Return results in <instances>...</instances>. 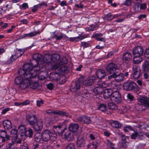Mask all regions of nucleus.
I'll use <instances>...</instances> for the list:
<instances>
[{
	"label": "nucleus",
	"mask_w": 149,
	"mask_h": 149,
	"mask_svg": "<svg viewBox=\"0 0 149 149\" xmlns=\"http://www.w3.org/2000/svg\"><path fill=\"white\" fill-rule=\"evenodd\" d=\"M23 69H19L18 71L20 75H23L24 78L23 82L19 84V88L20 90H24L29 87V79L35 77L37 73L34 71L32 70V65L28 64H24Z\"/></svg>",
	"instance_id": "nucleus-1"
},
{
	"label": "nucleus",
	"mask_w": 149,
	"mask_h": 149,
	"mask_svg": "<svg viewBox=\"0 0 149 149\" xmlns=\"http://www.w3.org/2000/svg\"><path fill=\"white\" fill-rule=\"evenodd\" d=\"M32 58L33 60L31 61L29 63H26L25 64H28L31 65L32 67L31 70L34 71L38 74L37 72L40 70V68L36 65H34L33 63L36 62V64L38 65L39 63L40 62L42 63L43 61V57L40 54H33Z\"/></svg>",
	"instance_id": "nucleus-2"
},
{
	"label": "nucleus",
	"mask_w": 149,
	"mask_h": 149,
	"mask_svg": "<svg viewBox=\"0 0 149 149\" xmlns=\"http://www.w3.org/2000/svg\"><path fill=\"white\" fill-rule=\"evenodd\" d=\"M42 139L45 141L47 142L49 140L54 141L56 139V134L55 132L48 130H44L41 134Z\"/></svg>",
	"instance_id": "nucleus-3"
},
{
	"label": "nucleus",
	"mask_w": 149,
	"mask_h": 149,
	"mask_svg": "<svg viewBox=\"0 0 149 149\" xmlns=\"http://www.w3.org/2000/svg\"><path fill=\"white\" fill-rule=\"evenodd\" d=\"M33 119L30 121L29 124L32 126L36 131H39L42 128L43 123L41 120H38L36 115H32Z\"/></svg>",
	"instance_id": "nucleus-4"
},
{
	"label": "nucleus",
	"mask_w": 149,
	"mask_h": 149,
	"mask_svg": "<svg viewBox=\"0 0 149 149\" xmlns=\"http://www.w3.org/2000/svg\"><path fill=\"white\" fill-rule=\"evenodd\" d=\"M123 86L124 89L126 91H131L134 89L135 91H137L139 90V87L133 81L125 82L123 84Z\"/></svg>",
	"instance_id": "nucleus-5"
},
{
	"label": "nucleus",
	"mask_w": 149,
	"mask_h": 149,
	"mask_svg": "<svg viewBox=\"0 0 149 149\" xmlns=\"http://www.w3.org/2000/svg\"><path fill=\"white\" fill-rule=\"evenodd\" d=\"M83 80V77H81L75 82H73L70 87V91L72 92L77 91L80 88L81 84L82 83Z\"/></svg>",
	"instance_id": "nucleus-6"
},
{
	"label": "nucleus",
	"mask_w": 149,
	"mask_h": 149,
	"mask_svg": "<svg viewBox=\"0 0 149 149\" xmlns=\"http://www.w3.org/2000/svg\"><path fill=\"white\" fill-rule=\"evenodd\" d=\"M86 138L83 136H80L77 139L76 145L77 147L83 148L87 146Z\"/></svg>",
	"instance_id": "nucleus-7"
},
{
	"label": "nucleus",
	"mask_w": 149,
	"mask_h": 149,
	"mask_svg": "<svg viewBox=\"0 0 149 149\" xmlns=\"http://www.w3.org/2000/svg\"><path fill=\"white\" fill-rule=\"evenodd\" d=\"M106 69L109 74L115 72V71L118 69L117 65L113 63H109L107 66Z\"/></svg>",
	"instance_id": "nucleus-8"
},
{
	"label": "nucleus",
	"mask_w": 149,
	"mask_h": 149,
	"mask_svg": "<svg viewBox=\"0 0 149 149\" xmlns=\"http://www.w3.org/2000/svg\"><path fill=\"white\" fill-rule=\"evenodd\" d=\"M143 53V47L140 46L135 47L133 51V55L136 57H140L142 55Z\"/></svg>",
	"instance_id": "nucleus-9"
},
{
	"label": "nucleus",
	"mask_w": 149,
	"mask_h": 149,
	"mask_svg": "<svg viewBox=\"0 0 149 149\" xmlns=\"http://www.w3.org/2000/svg\"><path fill=\"white\" fill-rule=\"evenodd\" d=\"M140 75L141 71L139 67L137 66H134L133 68L131 77L134 79H137L139 77Z\"/></svg>",
	"instance_id": "nucleus-10"
},
{
	"label": "nucleus",
	"mask_w": 149,
	"mask_h": 149,
	"mask_svg": "<svg viewBox=\"0 0 149 149\" xmlns=\"http://www.w3.org/2000/svg\"><path fill=\"white\" fill-rule=\"evenodd\" d=\"M76 120L77 121L83 122L87 124H90L91 122L90 118L85 115L77 117Z\"/></svg>",
	"instance_id": "nucleus-11"
},
{
	"label": "nucleus",
	"mask_w": 149,
	"mask_h": 149,
	"mask_svg": "<svg viewBox=\"0 0 149 149\" xmlns=\"http://www.w3.org/2000/svg\"><path fill=\"white\" fill-rule=\"evenodd\" d=\"M0 137L2 139V142L5 143L10 139V137L7 134V132L4 130H0Z\"/></svg>",
	"instance_id": "nucleus-12"
},
{
	"label": "nucleus",
	"mask_w": 149,
	"mask_h": 149,
	"mask_svg": "<svg viewBox=\"0 0 149 149\" xmlns=\"http://www.w3.org/2000/svg\"><path fill=\"white\" fill-rule=\"evenodd\" d=\"M115 102L118 103L121 100V96L119 93L117 91H115L113 93V95L111 98Z\"/></svg>",
	"instance_id": "nucleus-13"
},
{
	"label": "nucleus",
	"mask_w": 149,
	"mask_h": 149,
	"mask_svg": "<svg viewBox=\"0 0 149 149\" xmlns=\"http://www.w3.org/2000/svg\"><path fill=\"white\" fill-rule=\"evenodd\" d=\"M96 79L95 77L91 76L88 77L86 80L82 81L83 84L86 86H90L92 85L94 83Z\"/></svg>",
	"instance_id": "nucleus-14"
},
{
	"label": "nucleus",
	"mask_w": 149,
	"mask_h": 149,
	"mask_svg": "<svg viewBox=\"0 0 149 149\" xmlns=\"http://www.w3.org/2000/svg\"><path fill=\"white\" fill-rule=\"evenodd\" d=\"M26 127L23 125H21L18 127V131L20 134V136L22 139H25L26 137Z\"/></svg>",
	"instance_id": "nucleus-15"
},
{
	"label": "nucleus",
	"mask_w": 149,
	"mask_h": 149,
	"mask_svg": "<svg viewBox=\"0 0 149 149\" xmlns=\"http://www.w3.org/2000/svg\"><path fill=\"white\" fill-rule=\"evenodd\" d=\"M35 77L31 78L29 79V86L30 88L35 90L38 88L39 87V85L37 82H33V79Z\"/></svg>",
	"instance_id": "nucleus-16"
},
{
	"label": "nucleus",
	"mask_w": 149,
	"mask_h": 149,
	"mask_svg": "<svg viewBox=\"0 0 149 149\" xmlns=\"http://www.w3.org/2000/svg\"><path fill=\"white\" fill-rule=\"evenodd\" d=\"M64 136L65 139L68 141H72L73 139V135L70 130H66Z\"/></svg>",
	"instance_id": "nucleus-17"
},
{
	"label": "nucleus",
	"mask_w": 149,
	"mask_h": 149,
	"mask_svg": "<svg viewBox=\"0 0 149 149\" xmlns=\"http://www.w3.org/2000/svg\"><path fill=\"white\" fill-rule=\"evenodd\" d=\"M103 96L105 98H108L110 97H112V95H113V92L111 89H107L104 90Z\"/></svg>",
	"instance_id": "nucleus-18"
},
{
	"label": "nucleus",
	"mask_w": 149,
	"mask_h": 149,
	"mask_svg": "<svg viewBox=\"0 0 149 149\" xmlns=\"http://www.w3.org/2000/svg\"><path fill=\"white\" fill-rule=\"evenodd\" d=\"M96 74L97 77L100 79L104 78L106 75L105 71L102 69L98 70L96 71Z\"/></svg>",
	"instance_id": "nucleus-19"
},
{
	"label": "nucleus",
	"mask_w": 149,
	"mask_h": 149,
	"mask_svg": "<svg viewBox=\"0 0 149 149\" xmlns=\"http://www.w3.org/2000/svg\"><path fill=\"white\" fill-rule=\"evenodd\" d=\"M3 124L5 129L8 130H10L12 128V123L8 120L4 121L3 122Z\"/></svg>",
	"instance_id": "nucleus-20"
},
{
	"label": "nucleus",
	"mask_w": 149,
	"mask_h": 149,
	"mask_svg": "<svg viewBox=\"0 0 149 149\" xmlns=\"http://www.w3.org/2000/svg\"><path fill=\"white\" fill-rule=\"evenodd\" d=\"M19 56H20L18 54V53L16 52L15 54L12 55L10 59L6 62V64H9L11 63L14 61L16 60Z\"/></svg>",
	"instance_id": "nucleus-21"
},
{
	"label": "nucleus",
	"mask_w": 149,
	"mask_h": 149,
	"mask_svg": "<svg viewBox=\"0 0 149 149\" xmlns=\"http://www.w3.org/2000/svg\"><path fill=\"white\" fill-rule=\"evenodd\" d=\"M132 55L130 52H127L125 53L123 56V61L126 62V63H129L130 61L132 59Z\"/></svg>",
	"instance_id": "nucleus-22"
},
{
	"label": "nucleus",
	"mask_w": 149,
	"mask_h": 149,
	"mask_svg": "<svg viewBox=\"0 0 149 149\" xmlns=\"http://www.w3.org/2000/svg\"><path fill=\"white\" fill-rule=\"evenodd\" d=\"M138 100L146 106L149 102V98L146 97L141 96L138 98Z\"/></svg>",
	"instance_id": "nucleus-23"
},
{
	"label": "nucleus",
	"mask_w": 149,
	"mask_h": 149,
	"mask_svg": "<svg viewBox=\"0 0 149 149\" xmlns=\"http://www.w3.org/2000/svg\"><path fill=\"white\" fill-rule=\"evenodd\" d=\"M115 79L118 82H120L124 79V75L122 73L119 74L117 72H115Z\"/></svg>",
	"instance_id": "nucleus-24"
},
{
	"label": "nucleus",
	"mask_w": 149,
	"mask_h": 149,
	"mask_svg": "<svg viewBox=\"0 0 149 149\" xmlns=\"http://www.w3.org/2000/svg\"><path fill=\"white\" fill-rule=\"evenodd\" d=\"M79 128V126L77 124H71L69 127V130L73 132H76Z\"/></svg>",
	"instance_id": "nucleus-25"
},
{
	"label": "nucleus",
	"mask_w": 149,
	"mask_h": 149,
	"mask_svg": "<svg viewBox=\"0 0 149 149\" xmlns=\"http://www.w3.org/2000/svg\"><path fill=\"white\" fill-rule=\"evenodd\" d=\"M52 55L48 53L45 54L43 57V61H46V62L48 63H52Z\"/></svg>",
	"instance_id": "nucleus-26"
},
{
	"label": "nucleus",
	"mask_w": 149,
	"mask_h": 149,
	"mask_svg": "<svg viewBox=\"0 0 149 149\" xmlns=\"http://www.w3.org/2000/svg\"><path fill=\"white\" fill-rule=\"evenodd\" d=\"M142 68L144 71L149 72V63L148 61H144L142 65Z\"/></svg>",
	"instance_id": "nucleus-27"
},
{
	"label": "nucleus",
	"mask_w": 149,
	"mask_h": 149,
	"mask_svg": "<svg viewBox=\"0 0 149 149\" xmlns=\"http://www.w3.org/2000/svg\"><path fill=\"white\" fill-rule=\"evenodd\" d=\"M86 38V36H84L79 35V36L74 38H70L69 40L70 41L77 42L79 40H81Z\"/></svg>",
	"instance_id": "nucleus-28"
},
{
	"label": "nucleus",
	"mask_w": 149,
	"mask_h": 149,
	"mask_svg": "<svg viewBox=\"0 0 149 149\" xmlns=\"http://www.w3.org/2000/svg\"><path fill=\"white\" fill-rule=\"evenodd\" d=\"M93 92L96 95L100 94L104 92V89L102 87L97 86L94 89Z\"/></svg>",
	"instance_id": "nucleus-29"
},
{
	"label": "nucleus",
	"mask_w": 149,
	"mask_h": 149,
	"mask_svg": "<svg viewBox=\"0 0 149 149\" xmlns=\"http://www.w3.org/2000/svg\"><path fill=\"white\" fill-rule=\"evenodd\" d=\"M40 33L39 31L31 32L28 34H25L22 36V38H24L26 37H31L36 36Z\"/></svg>",
	"instance_id": "nucleus-30"
},
{
	"label": "nucleus",
	"mask_w": 149,
	"mask_h": 149,
	"mask_svg": "<svg viewBox=\"0 0 149 149\" xmlns=\"http://www.w3.org/2000/svg\"><path fill=\"white\" fill-rule=\"evenodd\" d=\"M141 1L140 0H137L136 2L134 5L133 8L135 11H138L139 10V7L141 3Z\"/></svg>",
	"instance_id": "nucleus-31"
},
{
	"label": "nucleus",
	"mask_w": 149,
	"mask_h": 149,
	"mask_svg": "<svg viewBox=\"0 0 149 149\" xmlns=\"http://www.w3.org/2000/svg\"><path fill=\"white\" fill-rule=\"evenodd\" d=\"M22 76L17 77L15 79V83L19 85L23 82L24 78L23 77V75H21Z\"/></svg>",
	"instance_id": "nucleus-32"
},
{
	"label": "nucleus",
	"mask_w": 149,
	"mask_h": 149,
	"mask_svg": "<svg viewBox=\"0 0 149 149\" xmlns=\"http://www.w3.org/2000/svg\"><path fill=\"white\" fill-rule=\"evenodd\" d=\"M42 139L41 134L39 133H36L34 135V140L35 141L38 143L40 142Z\"/></svg>",
	"instance_id": "nucleus-33"
},
{
	"label": "nucleus",
	"mask_w": 149,
	"mask_h": 149,
	"mask_svg": "<svg viewBox=\"0 0 149 149\" xmlns=\"http://www.w3.org/2000/svg\"><path fill=\"white\" fill-rule=\"evenodd\" d=\"M15 144V142L12 141L11 142L9 143L7 146V149H18V148L15 147L14 145Z\"/></svg>",
	"instance_id": "nucleus-34"
},
{
	"label": "nucleus",
	"mask_w": 149,
	"mask_h": 149,
	"mask_svg": "<svg viewBox=\"0 0 149 149\" xmlns=\"http://www.w3.org/2000/svg\"><path fill=\"white\" fill-rule=\"evenodd\" d=\"M112 127L115 128H120L121 126V124L118 121H113L111 123Z\"/></svg>",
	"instance_id": "nucleus-35"
},
{
	"label": "nucleus",
	"mask_w": 149,
	"mask_h": 149,
	"mask_svg": "<svg viewBox=\"0 0 149 149\" xmlns=\"http://www.w3.org/2000/svg\"><path fill=\"white\" fill-rule=\"evenodd\" d=\"M11 134L14 137V141H15L17 139L18 136L17 134V131L16 130L13 129L11 131Z\"/></svg>",
	"instance_id": "nucleus-36"
},
{
	"label": "nucleus",
	"mask_w": 149,
	"mask_h": 149,
	"mask_svg": "<svg viewBox=\"0 0 149 149\" xmlns=\"http://www.w3.org/2000/svg\"><path fill=\"white\" fill-rule=\"evenodd\" d=\"M108 107L110 109L115 110L117 109L118 107L113 103H109L108 104Z\"/></svg>",
	"instance_id": "nucleus-37"
},
{
	"label": "nucleus",
	"mask_w": 149,
	"mask_h": 149,
	"mask_svg": "<svg viewBox=\"0 0 149 149\" xmlns=\"http://www.w3.org/2000/svg\"><path fill=\"white\" fill-rule=\"evenodd\" d=\"M60 58V56L58 54H54L52 55V62H57Z\"/></svg>",
	"instance_id": "nucleus-38"
},
{
	"label": "nucleus",
	"mask_w": 149,
	"mask_h": 149,
	"mask_svg": "<svg viewBox=\"0 0 149 149\" xmlns=\"http://www.w3.org/2000/svg\"><path fill=\"white\" fill-rule=\"evenodd\" d=\"M45 73L44 71H41L38 73V78L41 80H42L45 79L46 77L45 76Z\"/></svg>",
	"instance_id": "nucleus-39"
},
{
	"label": "nucleus",
	"mask_w": 149,
	"mask_h": 149,
	"mask_svg": "<svg viewBox=\"0 0 149 149\" xmlns=\"http://www.w3.org/2000/svg\"><path fill=\"white\" fill-rule=\"evenodd\" d=\"M33 135V131L31 129L29 128L27 131H26V137L28 136L30 138H31Z\"/></svg>",
	"instance_id": "nucleus-40"
},
{
	"label": "nucleus",
	"mask_w": 149,
	"mask_h": 149,
	"mask_svg": "<svg viewBox=\"0 0 149 149\" xmlns=\"http://www.w3.org/2000/svg\"><path fill=\"white\" fill-rule=\"evenodd\" d=\"M98 109L102 111H106L107 110L106 105L105 104H101L99 106Z\"/></svg>",
	"instance_id": "nucleus-41"
},
{
	"label": "nucleus",
	"mask_w": 149,
	"mask_h": 149,
	"mask_svg": "<svg viewBox=\"0 0 149 149\" xmlns=\"http://www.w3.org/2000/svg\"><path fill=\"white\" fill-rule=\"evenodd\" d=\"M59 74L56 73H51L49 76L50 77L52 78L53 79L56 80L58 78Z\"/></svg>",
	"instance_id": "nucleus-42"
},
{
	"label": "nucleus",
	"mask_w": 149,
	"mask_h": 149,
	"mask_svg": "<svg viewBox=\"0 0 149 149\" xmlns=\"http://www.w3.org/2000/svg\"><path fill=\"white\" fill-rule=\"evenodd\" d=\"M68 63V61L66 58L64 57L60 59L59 63L60 65H63L66 64Z\"/></svg>",
	"instance_id": "nucleus-43"
},
{
	"label": "nucleus",
	"mask_w": 149,
	"mask_h": 149,
	"mask_svg": "<svg viewBox=\"0 0 149 149\" xmlns=\"http://www.w3.org/2000/svg\"><path fill=\"white\" fill-rule=\"evenodd\" d=\"M75 148L74 143H70L67 145L65 149H75Z\"/></svg>",
	"instance_id": "nucleus-44"
},
{
	"label": "nucleus",
	"mask_w": 149,
	"mask_h": 149,
	"mask_svg": "<svg viewBox=\"0 0 149 149\" xmlns=\"http://www.w3.org/2000/svg\"><path fill=\"white\" fill-rule=\"evenodd\" d=\"M32 115L31 114H27L26 115V120L27 121H28L29 123L30 121L33 119Z\"/></svg>",
	"instance_id": "nucleus-45"
},
{
	"label": "nucleus",
	"mask_w": 149,
	"mask_h": 149,
	"mask_svg": "<svg viewBox=\"0 0 149 149\" xmlns=\"http://www.w3.org/2000/svg\"><path fill=\"white\" fill-rule=\"evenodd\" d=\"M80 95H82V97L83 98L86 99H88L90 96V94L88 92L82 93Z\"/></svg>",
	"instance_id": "nucleus-46"
},
{
	"label": "nucleus",
	"mask_w": 149,
	"mask_h": 149,
	"mask_svg": "<svg viewBox=\"0 0 149 149\" xmlns=\"http://www.w3.org/2000/svg\"><path fill=\"white\" fill-rule=\"evenodd\" d=\"M112 15L110 13H108L103 18L104 20H111L113 18H111Z\"/></svg>",
	"instance_id": "nucleus-47"
},
{
	"label": "nucleus",
	"mask_w": 149,
	"mask_h": 149,
	"mask_svg": "<svg viewBox=\"0 0 149 149\" xmlns=\"http://www.w3.org/2000/svg\"><path fill=\"white\" fill-rule=\"evenodd\" d=\"M17 52L18 53V54L20 56H21L25 52L24 49H16Z\"/></svg>",
	"instance_id": "nucleus-48"
},
{
	"label": "nucleus",
	"mask_w": 149,
	"mask_h": 149,
	"mask_svg": "<svg viewBox=\"0 0 149 149\" xmlns=\"http://www.w3.org/2000/svg\"><path fill=\"white\" fill-rule=\"evenodd\" d=\"M133 130L132 127L130 126H125L124 128V130L125 132H129L130 131Z\"/></svg>",
	"instance_id": "nucleus-49"
},
{
	"label": "nucleus",
	"mask_w": 149,
	"mask_h": 149,
	"mask_svg": "<svg viewBox=\"0 0 149 149\" xmlns=\"http://www.w3.org/2000/svg\"><path fill=\"white\" fill-rule=\"evenodd\" d=\"M97 85L99 86V87H102V88H105L106 86L105 84L100 81L98 82Z\"/></svg>",
	"instance_id": "nucleus-50"
},
{
	"label": "nucleus",
	"mask_w": 149,
	"mask_h": 149,
	"mask_svg": "<svg viewBox=\"0 0 149 149\" xmlns=\"http://www.w3.org/2000/svg\"><path fill=\"white\" fill-rule=\"evenodd\" d=\"M88 146V147L94 148L95 149H97V143L96 142H94L92 143L89 144Z\"/></svg>",
	"instance_id": "nucleus-51"
},
{
	"label": "nucleus",
	"mask_w": 149,
	"mask_h": 149,
	"mask_svg": "<svg viewBox=\"0 0 149 149\" xmlns=\"http://www.w3.org/2000/svg\"><path fill=\"white\" fill-rule=\"evenodd\" d=\"M81 46H83L84 48H85L90 46V44L87 42H81Z\"/></svg>",
	"instance_id": "nucleus-52"
},
{
	"label": "nucleus",
	"mask_w": 149,
	"mask_h": 149,
	"mask_svg": "<svg viewBox=\"0 0 149 149\" xmlns=\"http://www.w3.org/2000/svg\"><path fill=\"white\" fill-rule=\"evenodd\" d=\"M58 114L63 116H67L68 115V114L65 111H59L58 112Z\"/></svg>",
	"instance_id": "nucleus-53"
},
{
	"label": "nucleus",
	"mask_w": 149,
	"mask_h": 149,
	"mask_svg": "<svg viewBox=\"0 0 149 149\" xmlns=\"http://www.w3.org/2000/svg\"><path fill=\"white\" fill-rule=\"evenodd\" d=\"M121 143L123 147L125 148H127L128 144V142L127 141H122Z\"/></svg>",
	"instance_id": "nucleus-54"
},
{
	"label": "nucleus",
	"mask_w": 149,
	"mask_h": 149,
	"mask_svg": "<svg viewBox=\"0 0 149 149\" xmlns=\"http://www.w3.org/2000/svg\"><path fill=\"white\" fill-rule=\"evenodd\" d=\"M66 80L65 78V77L63 76L62 77L59 79V82L61 84H63L65 83Z\"/></svg>",
	"instance_id": "nucleus-55"
},
{
	"label": "nucleus",
	"mask_w": 149,
	"mask_h": 149,
	"mask_svg": "<svg viewBox=\"0 0 149 149\" xmlns=\"http://www.w3.org/2000/svg\"><path fill=\"white\" fill-rule=\"evenodd\" d=\"M47 86L48 89L52 90L53 89L54 87L53 84L52 83H50L47 85Z\"/></svg>",
	"instance_id": "nucleus-56"
},
{
	"label": "nucleus",
	"mask_w": 149,
	"mask_h": 149,
	"mask_svg": "<svg viewBox=\"0 0 149 149\" xmlns=\"http://www.w3.org/2000/svg\"><path fill=\"white\" fill-rule=\"evenodd\" d=\"M95 39L97 41H102L104 43L105 41V38H101L100 37H97V38H96Z\"/></svg>",
	"instance_id": "nucleus-57"
},
{
	"label": "nucleus",
	"mask_w": 149,
	"mask_h": 149,
	"mask_svg": "<svg viewBox=\"0 0 149 149\" xmlns=\"http://www.w3.org/2000/svg\"><path fill=\"white\" fill-rule=\"evenodd\" d=\"M131 3V0H126L124 2V5L127 6H129Z\"/></svg>",
	"instance_id": "nucleus-58"
},
{
	"label": "nucleus",
	"mask_w": 149,
	"mask_h": 149,
	"mask_svg": "<svg viewBox=\"0 0 149 149\" xmlns=\"http://www.w3.org/2000/svg\"><path fill=\"white\" fill-rule=\"evenodd\" d=\"M137 136H138V132H135L131 135V138L132 139H135Z\"/></svg>",
	"instance_id": "nucleus-59"
},
{
	"label": "nucleus",
	"mask_w": 149,
	"mask_h": 149,
	"mask_svg": "<svg viewBox=\"0 0 149 149\" xmlns=\"http://www.w3.org/2000/svg\"><path fill=\"white\" fill-rule=\"evenodd\" d=\"M143 133H142L141 132L139 134L138 133V136H137V137L140 139H143Z\"/></svg>",
	"instance_id": "nucleus-60"
},
{
	"label": "nucleus",
	"mask_w": 149,
	"mask_h": 149,
	"mask_svg": "<svg viewBox=\"0 0 149 149\" xmlns=\"http://www.w3.org/2000/svg\"><path fill=\"white\" fill-rule=\"evenodd\" d=\"M36 103L38 107H40L41 104H43L44 103V102L42 100H41L40 101L38 100L36 101Z\"/></svg>",
	"instance_id": "nucleus-61"
},
{
	"label": "nucleus",
	"mask_w": 149,
	"mask_h": 149,
	"mask_svg": "<svg viewBox=\"0 0 149 149\" xmlns=\"http://www.w3.org/2000/svg\"><path fill=\"white\" fill-rule=\"evenodd\" d=\"M145 56L148 58H149V48L147 49L145 52Z\"/></svg>",
	"instance_id": "nucleus-62"
},
{
	"label": "nucleus",
	"mask_w": 149,
	"mask_h": 149,
	"mask_svg": "<svg viewBox=\"0 0 149 149\" xmlns=\"http://www.w3.org/2000/svg\"><path fill=\"white\" fill-rule=\"evenodd\" d=\"M54 37L56 38L57 40H60L63 37V35L61 33L60 36H57L56 35Z\"/></svg>",
	"instance_id": "nucleus-63"
},
{
	"label": "nucleus",
	"mask_w": 149,
	"mask_h": 149,
	"mask_svg": "<svg viewBox=\"0 0 149 149\" xmlns=\"http://www.w3.org/2000/svg\"><path fill=\"white\" fill-rule=\"evenodd\" d=\"M62 125H58L57 126L55 125L54 126V128L56 129L57 131H59L62 127Z\"/></svg>",
	"instance_id": "nucleus-64"
}]
</instances>
